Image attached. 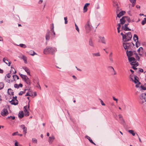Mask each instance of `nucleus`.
<instances>
[{
    "label": "nucleus",
    "mask_w": 146,
    "mask_h": 146,
    "mask_svg": "<svg viewBox=\"0 0 146 146\" xmlns=\"http://www.w3.org/2000/svg\"><path fill=\"white\" fill-rule=\"evenodd\" d=\"M57 51L56 48L50 46H48L44 49L43 53L45 54H54Z\"/></svg>",
    "instance_id": "1"
},
{
    "label": "nucleus",
    "mask_w": 146,
    "mask_h": 146,
    "mask_svg": "<svg viewBox=\"0 0 146 146\" xmlns=\"http://www.w3.org/2000/svg\"><path fill=\"white\" fill-rule=\"evenodd\" d=\"M126 54L128 57L132 56L133 57H135L136 60L137 61H139L140 59L139 56L138 55L135 51H128L127 50L126 52Z\"/></svg>",
    "instance_id": "2"
},
{
    "label": "nucleus",
    "mask_w": 146,
    "mask_h": 146,
    "mask_svg": "<svg viewBox=\"0 0 146 146\" xmlns=\"http://www.w3.org/2000/svg\"><path fill=\"white\" fill-rule=\"evenodd\" d=\"M129 61L130 62L132 66H137L138 65V63L136 62V59L134 57H128Z\"/></svg>",
    "instance_id": "3"
},
{
    "label": "nucleus",
    "mask_w": 146,
    "mask_h": 146,
    "mask_svg": "<svg viewBox=\"0 0 146 146\" xmlns=\"http://www.w3.org/2000/svg\"><path fill=\"white\" fill-rule=\"evenodd\" d=\"M85 28L86 33H88L90 31L92 26L90 25V21L88 20L85 26Z\"/></svg>",
    "instance_id": "4"
},
{
    "label": "nucleus",
    "mask_w": 146,
    "mask_h": 146,
    "mask_svg": "<svg viewBox=\"0 0 146 146\" xmlns=\"http://www.w3.org/2000/svg\"><path fill=\"white\" fill-rule=\"evenodd\" d=\"M132 45H133V46H134V44L133 43H127L126 44L123 43V47L125 50L126 49H131V47H132Z\"/></svg>",
    "instance_id": "5"
},
{
    "label": "nucleus",
    "mask_w": 146,
    "mask_h": 146,
    "mask_svg": "<svg viewBox=\"0 0 146 146\" xmlns=\"http://www.w3.org/2000/svg\"><path fill=\"white\" fill-rule=\"evenodd\" d=\"M126 38H125V42L129 41L131 40L132 37V36L131 32H129L126 34Z\"/></svg>",
    "instance_id": "6"
},
{
    "label": "nucleus",
    "mask_w": 146,
    "mask_h": 146,
    "mask_svg": "<svg viewBox=\"0 0 146 146\" xmlns=\"http://www.w3.org/2000/svg\"><path fill=\"white\" fill-rule=\"evenodd\" d=\"M129 19L130 20V19L129 18H128L127 17L124 16L121 19H120V23L121 25H123L124 24L125 22L126 21V20H127L128 21H129Z\"/></svg>",
    "instance_id": "7"
},
{
    "label": "nucleus",
    "mask_w": 146,
    "mask_h": 146,
    "mask_svg": "<svg viewBox=\"0 0 146 146\" xmlns=\"http://www.w3.org/2000/svg\"><path fill=\"white\" fill-rule=\"evenodd\" d=\"M116 13L117 14V17L119 18L124 15L125 12L124 11H122L119 12V10L117 9L116 11Z\"/></svg>",
    "instance_id": "8"
},
{
    "label": "nucleus",
    "mask_w": 146,
    "mask_h": 146,
    "mask_svg": "<svg viewBox=\"0 0 146 146\" xmlns=\"http://www.w3.org/2000/svg\"><path fill=\"white\" fill-rule=\"evenodd\" d=\"M50 31L48 29L47 30V32L45 35V38L46 40L47 41L49 40L50 39Z\"/></svg>",
    "instance_id": "9"
},
{
    "label": "nucleus",
    "mask_w": 146,
    "mask_h": 146,
    "mask_svg": "<svg viewBox=\"0 0 146 146\" xmlns=\"http://www.w3.org/2000/svg\"><path fill=\"white\" fill-rule=\"evenodd\" d=\"M8 113L7 110L6 109H3L1 111V114L3 116H5Z\"/></svg>",
    "instance_id": "10"
},
{
    "label": "nucleus",
    "mask_w": 146,
    "mask_h": 146,
    "mask_svg": "<svg viewBox=\"0 0 146 146\" xmlns=\"http://www.w3.org/2000/svg\"><path fill=\"white\" fill-rule=\"evenodd\" d=\"M11 104L12 105H16L18 104V101L17 100L15 99V100L14 99L12 100L10 102Z\"/></svg>",
    "instance_id": "11"
},
{
    "label": "nucleus",
    "mask_w": 146,
    "mask_h": 146,
    "mask_svg": "<svg viewBox=\"0 0 146 146\" xmlns=\"http://www.w3.org/2000/svg\"><path fill=\"white\" fill-rule=\"evenodd\" d=\"M55 137L53 135H52L48 139V141L49 143L50 144L52 143Z\"/></svg>",
    "instance_id": "12"
},
{
    "label": "nucleus",
    "mask_w": 146,
    "mask_h": 146,
    "mask_svg": "<svg viewBox=\"0 0 146 146\" xmlns=\"http://www.w3.org/2000/svg\"><path fill=\"white\" fill-rule=\"evenodd\" d=\"M21 128L23 129L24 134L25 135L27 133V128L25 127V125H22L21 126Z\"/></svg>",
    "instance_id": "13"
},
{
    "label": "nucleus",
    "mask_w": 146,
    "mask_h": 146,
    "mask_svg": "<svg viewBox=\"0 0 146 146\" xmlns=\"http://www.w3.org/2000/svg\"><path fill=\"white\" fill-rule=\"evenodd\" d=\"M7 59V58H6V59L5 58H3V61L9 66L11 64V61H9Z\"/></svg>",
    "instance_id": "14"
},
{
    "label": "nucleus",
    "mask_w": 146,
    "mask_h": 146,
    "mask_svg": "<svg viewBox=\"0 0 146 146\" xmlns=\"http://www.w3.org/2000/svg\"><path fill=\"white\" fill-rule=\"evenodd\" d=\"M137 78H138V77H137V76H136L134 75V78L133 80V81H132L134 82L135 84H140V82L139 81Z\"/></svg>",
    "instance_id": "15"
},
{
    "label": "nucleus",
    "mask_w": 146,
    "mask_h": 146,
    "mask_svg": "<svg viewBox=\"0 0 146 146\" xmlns=\"http://www.w3.org/2000/svg\"><path fill=\"white\" fill-rule=\"evenodd\" d=\"M122 28L125 31H130L131 29H129L127 27V25H125L124 26H122Z\"/></svg>",
    "instance_id": "16"
},
{
    "label": "nucleus",
    "mask_w": 146,
    "mask_h": 146,
    "mask_svg": "<svg viewBox=\"0 0 146 146\" xmlns=\"http://www.w3.org/2000/svg\"><path fill=\"white\" fill-rule=\"evenodd\" d=\"M140 98L141 99H144L145 100V101H146V94L143 93L140 96Z\"/></svg>",
    "instance_id": "17"
},
{
    "label": "nucleus",
    "mask_w": 146,
    "mask_h": 146,
    "mask_svg": "<svg viewBox=\"0 0 146 146\" xmlns=\"http://www.w3.org/2000/svg\"><path fill=\"white\" fill-rule=\"evenodd\" d=\"M89 44L90 46L93 47H94V43L91 38L89 40Z\"/></svg>",
    "instance_id": "18"
},
{
    "label": "nucleus",
    "mask_w": 146,
    "mask_h": 146,
    "mask_svg": "<svg viewBox=\"0 0 146 146\" xmlns=\"http://www.w3.org/2000/svg\"><path fill=\"white\" fill-rule=\"evenodd\" d=\"M23 68L25 70V71L27 72L28 75H30V70L28 68L26 67H23Z\"/></svg>",
    "instance_id": "19"
},
{
    "label": "nucleus",
    "mask_w": 146,
    "mask_h": 146,
    "mask_svg": "<svg viewBox=\"0 0 146 146\" xmlns=\"http://www.w3.org/2000/svg\"><path fill=\"white\" fill-rule=\"evenodd\" d=\"M85 138H87V139H88L89 141H90V142L93 144H94V145H96V144L95 143H94L93 141L91 139L90 137L89 136L86 135L85 136Z\"/></svg>",
    "instance_id": "20"
},
{
    "label": "nucleus",
    "mask_w": 146,
    "mask_h": 146,
    "mask_svg": "<svg viewBox=\"0 0 146 146\" xmlns=\"http://www.w3.org/2000/svg\"><path fill=\"white\" fill-rule=\"evenodd\" d=\"M99 38L100 39V40H101V42L103 43L106 44V42L105 39L104 37H101V36H99Z\"/></svg>",
    "instance_id": "21"
},
{
    "label": "nucleus",
    "mask_w": 146,
    "mask_h": 146,
    "mask_svg": "<svg viewBox=\"0 0 146 146\" xmlns=\"http://www.w3.org/2000/svg\"><path fill=\"white\" fill-rule=\"evenodd\" d=\"M18 116L19 118H22L24 116L23 111H20L19 113Z\"/></svg>",
    "instance_id": "22"
},
{
    "label": "nucleus",
    "mask_w": 146,
    "mask_h": 146,
    "mask_svg": "<svg viewBox=\"0 0 146 146\" xmlns=\"http://www.w3.org/2000/svg\"><path fill=\"white\" fill-rule=\"evenodd\" d=\"M8 93L10 95H13L14 92H13V90L10 89H8L7 90Z\"/></svg>",
    "instance_id": "23"
},
{
    "label": "nucleus",
    "mask_w": 146,
    "mask_h": 146,
    "mask_svg": "<svg viewBox=\"0 0 146 146\" xmlns=\"http://www.w3.org/2000/svg\"><path fill=\"white\" fill-rule=\"evenodd\" d=\"M19 74L21 78L24 80V81L26 79H28V77L27 76L21 74L20 73H19Z\"/></svg>",
    "instance_id": "24"
},
{
    "label": "nucleus",
    "mask_w": 146,
    "mask_h": 146,
    "mask_svg": "<svg viewBox=\"0 0 146 146\" xmlns=\"http://www.w3.org/2000/svg\"><path fill=\"white\" fill-rule=\"evenodd\" d=\"M28 53L32 56H34L35 54H36L34 51L32 50L29 51L28 52Z\"/></svg>",
    "instance_id": "25"
},
{
    "label": "nucleus",
    "mask_w": 146,
    "mask_h": 146,
    "mask_svg": "<svg viewBox=\"0 0 146 146\" xmlns=\"http://www.w3.org/2000/svg\"><path fill=\"white\" fill-rule=\"evenodd\" d=\"M92 55L93 57H98L100 56V53L99 52L96 53H93L92 54Z\"/></svg>",
    "instance_id": "26"
},
{
    "label": "nucleus",
    "mask_w": 146,
    "mask_h": 146,
    "mask_svg": "<svg viewBox=\"0 0 146 146\" xmlns=\"http://www.w3.org/2000/svg\"><path fill=\"white\" fill-rule=\"evenodd\" d=\"M50 31V34H51L52 37V38H54L55 37V36L56 34H55V32L54 31V30H53V31Z\"/></svg>",
    "instance_id": "27"
},
{
    "label": "nucleus",
    "mask_w": 146,
    "mask_h": 146,
    "mask_svg": "<svg viewBox=\"0 0 146 146\" xmlns=\"http://www.w3.org/2000/svg\"><path fill=\"white\" fill-rule=\"evenodd\" d=\"M24 81L28 85H30L31 84L30 80L29 79L28 77V79H26L24 80Z\"/></svg>",
    "instance_id": "28"
},
{
    "label": "nucleus",
    "mask_w": 146,
    "mask_h": 146,
    "mask_svg": "<svg viewBox=\"0 0 146 146\" xmlns=\"http://www.w3.org/2000/svg\"><path fill=\"white\" fill-rule=\"evenodd\" d=\"M22 58L24 61V62L25 63L27 64V58L25 56H24V55H23L22 57Z\"/></svg>",
    "instance_id": "29"
},
{
    "label": "nucleus",
    "mask_w": 146,
    "mask_h": 146,
    "mask_svg": "<svg viewBox=\"0 0 146 146\" xmlns=\"http://www.w3.org/2000/svg\"><path fill=\"white\" fill-rule=\"evenodd\" d=\"M27 90V89H25L23 91H21L19 94V95L20 96L22 95L23 94L25 93L26 91Z\"/></svg>",
    "instance_id": "30"
},
{
    "label": "nucleus",
    "mask_w": 146,
    "mask_h": 146,
    "mask_svg": "<svg viewBox=\"0 0 146 146\" xmlns=\"http://www.w3.org/2000/svg\"><path fill=\"white\" fill-rule=\"evenodd\" d=\"M128 132L130 133L132 135L134 136L135 135V133L134 132V131L132 130H129L128 131Z\"/></svg>",
    "instance_id": "31"
},
{
    "label": "nucleus",
    "mask_w": 146,
    "mask_h": 146,
    "mask_svg": "<svg viewBox=\"0 0 146 146\" xmlns=\"http://www.w3.org/2000/svg\"><path fill=\"white\" fill-rule=\"evenodd\" d=\"M130 1L132 4V6L133 7L135 3L136 0H129Z\"/></svg>",
    "instance_id": "32"
},
{
    "label": "nucleus",
    "mask_w": 146,
    "mask_h": 146,
    "mask_svg": "<svg viewBox=\"0 0 146 146\" xmlns=\"http://www.w3.org/2000/svg\"><path fill=\"white\" fill-rule=\"evenodd\" d=\"M13 77L14 80H15L16 79H19L18 76L16 74L13 75Z\"/></svg>",
    "instance_id": "33"
},
{
    "label": "nucleus",
    "mask_w": 146,
    "mask_h": 146,
    "mask_svg": "<svg viewBox=\"0 0 146 146\" xmlns=\"http://www.w3.org/2000/svg\"><path fill=\"white\" fill-rule=\"evenodd\" d=\"M121 35L122 36L123 40V41H124L125 38H126V35H124L122 33H121Z\"/></svg>",
    "instance_id": "34"
},
{
    "label": "nucleus",
    "mask_w": 146,
    "mask_h": 146,
    "mask_svg": "<svg viewBox=\"0 0 146 146\" xmlns=\"http://www.w3.org/2000/svg\"><path fill=\"white\" fill-rule=\"evenodd\" d=\"M145 23H146V18H144V20L141 22V24L142 25H144Z\"/></svg>",
    "instance_id": "35"
},
{
    "label": "nucleus",
    "mask_w": 146,
    "mask_h": 146,
    "mask_svg": "<svg viewBox=\"0 0 146 146\" xmlns=\"http://www.w3.org/2000/svg\"><path fill=\"white\" fill-rule=\"evenodd\" d=\"M4 86V84L2 82L0 83V90L2 89Z\"/></svg>",
    "instance_id": "36"
},
{
    "label": "nucleus",
    "mask_w": 146,
    "mask_h": 146,
    "mask_svg": "<svg viewBox=\"0 0 146 146\" xmlns=\"http://www.w3.org/2000/svg\"><path fill=\"white\" fill-rule=\"evenodd\" d=\"M19 46L23 48H25L27 47L26 46L25 44H20Z\"/></svg>",
    "instance_id": "37"
},
{
    "label": "nucleus",
    "mask_w": 146,
    "mask_h": 146,
    "mask_svg": "<svg viewBox=\"0 0 146 146\" xmlns=\"http://www.w3.org/2000/svg\"><path fill=\"white\" fill-rule=\"evenodd\" d=\"M130 78L131 79L130 80H131L132 81H133V80L134 78V76L131 74L130 75Z\"/></svg>",
    "instance_id": "38"
},
{
    "label": "nucleus",
    "mask_w": 146,
    "mask_h": 146,
    "mask_svg": "<svg viewBox=\"0 0 146 146\" xmlns=\"http://www.w3.org/2000/svg\"><path fill=\"white\" fill-rule=\"evenodd\" d=\"M135 45L137 47H138L140 45V42L138 41V40H137L136 42Z\"/></svg>",
    "instance_id": "39"
},
{
    "label": "nucleus",
    "mask_w": 146,
    "mask_h": 146,
    "mask_svg": "<svg viewBox=\"0 0 146 146\" xmlns=\"http://www.w3.org/2000/svg\"><path fill=\"white\" fill-rule=\"evenodd\" d=\"M7 118L11 119H15V117L14 116H10L9 117H7Z\"/></svg>",
    "instance_id": "40"
},
{
    "label": "nucleus",
    "mask_w": 146,
    "mask_h": 146,
    "mask_svg": "<svg viewBox=\"0 0 146 146\" xmlns=\"http://www.w3.org/2000/svg\"><path fill=\"white\" fill-rule=\"evenodd\" d=\"M118 116H119V118L120 119H122V121L123 122H124V119H123V117H122V115H121V114H119L118 115Z\"/></svg>",
    "instance_id": "41"
},
{
    "label": "nucleus",
    "mask_w": 146,
    "mask_h": 146,
    "mask_svg": "<svg viewBox=\"0 0 146 146\" xmlns=\"http://www.w3.org/2000/svg\"><path fill=\"white\" fill-rule=\"evenodd\" d=\"M52 26H51L50 27V31H53L54 30V24L53 23L52 24Z\"/></svg>",
    "instance_id": "42"
},
{
    "label": "nucleus",
    "mask_w": 146,
    "mask_h": 146,
    "mask_svg": "<svg viewBox=\"0 0 146 146\" xmlns=\"http://www.w3.org/2000/svg\"><path fill=\"white\" fill-rule=\"evenodd\" d=\"M32 141L34 143H37V140L35 138H33Z\"/></svg>",
    "instance_id": "43"
},
{
    "label": "nucleus",
    "mask_w": 146,
    "mask_h": 146,
    "mask_svg": "<svg viewBox=\"0 0 146 146\" xmlns=\"http://www.w3.org/2000/svg\"><path fill=\"white\" fill-rule=\"evenodd\" d=\"M75 26L76 27V30L78 31V33H79V28H78V26L76 25V23H75Z\"/></svg>",
    "instance_id": "44"
},
{
    "label": "nucleus",
    "mask_w": 146,
    "mask_h": 146,
    "mask_svg": "<svg viewBox=\"0 0 146 146\" xmlns=\"http://www.w3.org/2000/svg\"><path fill=\"white\" fill-rule=\"evenodd\" d=\"M143 50V48L141 47H139V48L137 50V52L139 53L141 51H142Z\"/></svg>",
    "instance_id": "45"
},
{
    "label": "nucleus",
    "mask_w": 146,
    "mask_h": 146,
    "mask_svg": "<svg viewBox=\"0 0 146 146\" xmlns=\"http://www.w3.org/2000/svg\"><path fill=\"white\" fill-rule=\"evenodd\" d=\"M88 10L87 7H86L84 6V12H86Z\"/></svg>",
    "instance_id": "46"
},
{
    "label": "nucleus",
    "mask_w": 146,
    "mask_h": 146,
    "mask_svg": "<svg viewBox=\"0 0 146 146\" xmlns=\"http://www.w3.org/2000/svg\"><path fill=\"white\" fill-rule=\"evenodd\" d=\"M64 20H65V24H67L68 23L67 17H64Z\"/></svg>",
    "instance_id": "47"
},
{
    "label": "nucleus",
    "mask_w": 146,
    "mask_h": 146,
    "mask_svg": "<svg viewBox=\"0 0 146 146\" xmlns=\"http://www.w3.org/2000/svg\"><path fill=\"white\" fill-rule=\"evenodd\" d=\"M140 87L141 88V89L143 90H146V87L144 86H143L141 85L140 86Z\"/></svg>",
    "instance_id": "48"
},
{
    "label": "nucleus",
    "mask_w": 146,
    "mask_h": 146,
    "mask_svg": "<svg viewBox=\"0 0 146 146\" xmlns=\"http://www.w3.org/2000/svg\"><path fill=\"white\" fill-rule=\"evenodd\" d=\"M108 68L110 70H111V71H112L113 70V69H114L113 67L111 66H108Z\"/></svg>",
    "instance_id": "49"
},
{
    "label": "nucleus",
    "mask_w": 146,
    "mask_h": 146,
    "mask_svg": "<svg viewBox=\"0 0 146 146\" xmlns=\"http://www.w3.org/2000/svg\"><path fill=\"white\" fill-rule=\"evenodd\" d=\"M27 106H24V112H26L28 111L27 110Z\"/></svg>",
    "instance_id": "50"
},
{
    "label": "nucleus",
    "mask_w": 146,
    "mask_h": 146,
    "mask_svg": "<svg viewBox=\"0 0 146 146\" xmlns=\"http://www.w3.org/2000/svg\"><path fill=\"white\" fill-rule=\"evenodd\" d=\"M136 38V40H138V36L136 34H134L133 36V38Z\"/></svg>",
    "instance_id": "51"
},
{
    "label": "nucleus",
    "mask_w": 146,
    "mask_h": 146,
    "mask_svg": "<svg viewBox=\"0 0 146 146\" xmlns=\"http://www.w3.org/2000/svg\"><path fill=\"white\" fill-rule=\"evenodd\" d=\"M25 116H29V113L28 111L26 112H25Z\"/></svg>",
    "instance_id": "52"
},
{
    "label": "nucleus",
    "mask_w": 146,
    "mask_h": 146,
    "mask_svg": "<svg viewBox=\"0 0 146 146\" xmlns=\"http://www.w3.org/2000/svg\"><path fill=\"white\" fill-rule=\"evenodd\" d=\"M18 132L17 131V132H14L12 134V135L13 136H15L16 135H18Z\"/></svg>",
    "instance_id": "53"
},
{
    "label": "nucleus",
    "mask_w": 146,
    "mask_h": 146,
    "mask_svg": "<svg viewBox=\"0 0 146 146\" xmlns=\"http://www.w3.org/2000/svg\"><path fill=\"white\" fill-rule=\"evenodd\" d=\"M15 145L13 146H19L18 145V142L16 141L15 140Z\"/></svg>",
    "instance_id": "54"
},
{
    "label": "nucleus",
    "mask_w": 146,
    "mask_h": 146,
    "mask_svg": "<svg viewBox=\"0 0 146 146\" xmlns=\"http://www.w3.org/2000/svg\"><path fill=\"white\" fill-rule=\"evenodd\" d=\"M14 87L15 88H19V85L17 84H14Z\"/></svg>",
    "instance_id": "55"
},
{
    "label": "nucleus",
    "mask_w": 146,
    "mask_h": 146,
    "mask_svg": "<svg viewBox=\"0 0 146 146\" xmlns=\"http://www.w3.org/2000/svg\"><path fill=\"white\" fill-rule=\"evenodd\" d=\"M100 102H101V104H102V106H105V104L103 102V101L101 99H100Z\"/></svg>",
    "instance_id": "56"
},
{
    "label": "nucleus",
    "mask_w": 146,
    "mask_h": 146,
    "mask_svg": "<svg viewBox=\"0 0 146 146\" xmlns=\"http://www.w3.org/2000/svg\"><path fill=\"white\" fill-rule=\"evenodd\" d=\"M113 100H115V101H116V103H117V100H118V99H116V98L114 97V96H113Z\"/></svg>",
    "instance_id": "57"
},
{
    "label": "nucleus",
    "mask_w": 146,
    "mask_h": 146,
    "mask_svg": "<svg viewBox=\"0 0 146 146\" xmlns=\"http://www.w3.org/2000/svg\"><path fill=\"white\" fill-rule=\"evenodd\" d=\"M100 8V6L99 5H98L96 7V9H99Z\"/></svg>",
    "instance_id": "58"
},
{
    "label": "nucleus",
    "mask_w": 146,
    "mask_h": 146,
    "mask_svg": "<svg viewBox=\"0 0 146 146\" xmlns=\"http://www.w3.org/2000/svg\"><path fill=\"white\" fill-rule=\"evenodd\" d=\"M31 96V94H30L29 92L27 93L25 95V96Z\"/></svg>",
    "instance_id": "59"
},
{
    "label": "nucleus",
    "mask_w": 146,
    "mask_h": 146,
    "mask_svg": "<svg viewBox=\"0 0 146 146\" xmlns=\"http://www.w3.org/2000/svg\"><path fill=\"white\" fill-rule=\"evenodd\" d=\"M6 76L8 78H10V77H11V75H10V74L9 73L7 74L6 75Z\"/></svg>",
    "instance_id": "60"
},
{
    "label": "nucleus",
    "mask_w": 146,
    "mask_h": 146,
    "mask_svg": "<svg viewBox=\"0 0 146 146\" xmlns=\"http://www.w3.org/2000/svg\"><path fill=\"white\" fill-rule=\"evenodd\" d=\"M135 66H133L132 68L133 69H134L135 70H136L137 69V68L135 67Z\"/></svg>",
    "instance_id": "61"
},
{
    "label": "nucleus",
    "mask_w": 146,
    "mask_h": 146,
    "mask_svg": "<svg viewBox=\"0 0 146 146\" xmlns=\"http://www.w3.org/2000/svg\"><path fill=\"white\" fill-rule=\"evenodd\" d=\"M109 59L111 62H113V59H112V57H109Z\"/></svg>",
    "instance_id": "62"
},
{
    "label": "nucleus",
    "mask_w": 146,
    "mask_h": 146,
    "mask_svg": "<svg viewBox=\"0 0 146 146\" xmlns=\"http://www.w3.org/2000/svg\"><path fill=\"white\" fill-rule=\"evenodd\" d=\"M90 4L89 3H86L85 5L84 6L87 7Z\"/></svg>",
    "instance_id": "63"
},
{
    "label": "nucleus",
    "mask_w": 146,
    "mask_h": 146,
    "mask_svg": "<svg viewBox=\"0 0 146 146\" xmlns=\"http://www.w3.org/2000/svg\"><path fill=\"white\" fill-rule=\"evenodd\" d=\"M113 72V75H115L116 74V72L115 70L114 69H113V70L112 71Z\"/></svg>",
    "instance_id": "64"
}]
</instances>
